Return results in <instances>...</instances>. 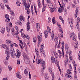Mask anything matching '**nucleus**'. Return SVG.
Listing matches in <instances>:
<instances>
[{"mask_svg": "<svg viewBox=\"0 0 80 80\" xmlns=\"http://www.w3.org/2000/svg\"><path fill=\"white\" fill-rule=\"evenodd\" d=\"M80 23V20H77V25H76V27H78V26L79 25V24Z\"/></svg>", "mask_w": 80, "mask_h": 80, "instance_id": "35", "label": "nucleus"}, {"mask_svg": "<svg viewBox=\"0 0 80 80\" xmlns=\"http://www.w3.org/2000/svg\"><path fill=\"white\" fill-rule=\"evenodd\" d=\"M16 4L18 6H20V4H21V3H20V2L17 1L16 2Z\"/></svg>", "mask_w": 80, "mask_h": 80, "instance_id": "46", "label": "nucleus"}, {"mask_svg": "<svg viewBox=\"0 0 80 80\" xmlns=\"http://www.w3.org/2000/svg\"><path fill=\"white\" fill-rule=\"evenodd\" d=\"M3 2L4 3H8V0H3Z\"/></svg>", "mask_w": 80, "mask_h": 80, "instance_id": "52", "label": "nucleus"}, {"mask_svg": "<svg viewBox=\"0 0 80 80\" xmlns=\"http://www.w3.org/2000/svg\"><path fill=\"white\" fill-rule=\"evenodd\" d=\"M6 7L7 8L8 10H11V9H10V7H9V6L8 5H5Z\"/></svg>", "mask_w": 80, "mask_h": 80, "instance_id": "49", "label": "nucleus"}, {"mask_svg": "<svg viewBox=\"0 0 80 80\" xmlns=\"http://www.w3.org/2000/svg\"><path fill=\"white\" fill-rule=\"evenodd\" d=\"M34 10L35 11V12L36 13V15H38V14H37V8H36L35 6H34Z\"/></svg>", "mask_w": 80, "mask_h": 80, "instance_id": "37", "label": "nucleus"}, {"mask_svg": "<svg viewBox=\"0 0 80 80\" xmlns=\"http://www.w3.org/2000/svg\"><path fill=\"white\" fill-rule=\"evenodd\" d=\"M9 24V26L10 27H12V22H10Z\"/></svg>", "mask_w": 80, "mask_h": 80, "instance_id": "62", "label": "nucleus"}, {"mask_svg": "<svg viewBox=\"0 0 80 80\" xmlns=\"http://www.w3.org/2000/svg\"><path fill=\"white\" fill-rule=\"evenodd\" d=\"M8 68L9 70H12V67L10 66H8Z\"/></svg>", "mask_w": 80, "mask_h": 80, "instance_id": "55", "label": "nucleus"}, {"mask_svg": "<svg viewBox=\"0 0 80 80\" xmlns=\"http://www.w3.org/2000/svg\"><path fill=\"white\" fill-rule=\"evenodd\" d=\"M40 25H38V26H37V29L38 32L39 31V30L40 29Z\"/></svg>", "mask_w": 80, "mask_h": 80, "instance_id": "42", "label": "nucleus"}, {"mask_svg": "<svg viewBox=\"0 0 80 80\" xmlns=\"http://www.w3.org/2000/svg\"><path fill=\"white\" fill-rule=\"evenodd\" d=\"M17 77L18 78H22V76L20 75V74H19V72H18L17 73Z\"/></svg>", "mask_w": 80, "mask_h": 80, "instance_id": "23", "label": "nucleus"}, {"mask_svg": "<svg viewBox=\"0 0 80 80\" xmlns=\"http://www.w3.org/2000/svg\"><path fill=\"white\" fill-rule=\"evenodd\" d=\"M25 37L28 39V40H29L30 39V37L27 35H25Z\"/></svg>", "mask_w": 80, "mask_h": 80, "instance_id": "40", "label": "nucleus"}, {"mask_svg": "<svg viewBox=\"0 0 80 80\" xmlns=\"http://www.w3.org/2000/svg\"><path fill=\"white\" fill-rule=\"evenodd\" d=\"M1 7L2 10H4L5 8V5L2 3L1 4Z\"/></svg>", "mask_w": 80, "mask_h": 80, "instance_id": "33", "label": "nucleus"}, {"mask_svg": "<svg viewBox=\"0 0 80 80\" xmlns=\"http://www.w3.org/2000/svg\"><path fill=\"white\" fill-rule=\"evenodd\" d=\"M2 46L4 48H7V46L5 44L2 45Z\"/></svg>", "mask_w": 80, "mask_h": 80, "instance_id": "39", "label": "nucleus"}, {"mask_svg": "<svg viewBox=\"0 0 80 80\" xmlns=\"http://www.w3.org/2000/svg\"><path fill=\"white\" fill-rule=\"evenodd\" d=\"M56 64L57 66L58 67V68L60 72V73H61V72H62L61 71V69H60V66H59V62L58 61H57V60H56Z\"/></svg>", "mask_w": 80, "mask_h": 80, "instance_id": "9", "label": "nucleus"}, {"mask_svg": "<svg viewBox=\"0 0 80 80\" xmlns=\"http://www.w3.org/2000/svg\"><path fill=\"white\" fill-rule=\"evenodd\" d=\"M42 38V32H39V35L38 37V41H39V42H41Z\"/></svg>", "mask_w": 80, "mask_h": 80, "instance_id": "6", "label": "nucleus"}, {"mask_svg": "<svg viewBox=\"0 0 80 80\" xmlns=\"http://www.w3.org/2000/svg\"><path fill=\"white\" fill-rule=\"evenodd\" d=\"M61 8H65V4L64 3H62L61 7H60Z\"/></svg>", "mask_w": 80, "mask_h": 80, "instance_id": "41", "label": "nucleus"}, {"mask_svg": "<svg viewBox=\"0 0 80 80\" xmlns=\"http://www.w3.org/2000/svg\"><path fill=\"white\" fill-rule=\"evenodd\" d=\"M78 10L77 8L76 10L75 11V16L76 18L77 17V15H78Z\"/></svg>", "mask_w": 80, "mask_h": 80, "instance_id": "17", "label": "nucleus"}, {"mask_svg": "<svg viewBox=\"0 0 80 80\" xmlns=\"http://www.w3.org/2000/svg\"><path fill=\"white\" fill-rule=\"evenodd\" d=\"M58 11L59 13H62L63 11V8H58Z\"/></svg>", "mask_w": 80, "mask_h": 80, "instance_id": "19", "label": "nucleus"}, {"mask_svg": "<svg viewBox=\"0 0 80 80\" xmlns=\"http://www.w3.org/2000/svg\"><path fill=\"white\" fill-rule=\"evenodd\" d=\"M27 30L28 31L29 30V29L30 28V22H28L27 23Z\"/></svg>", "mask_w": 80, "mask_h": 80, "instance_id": "8", "label": "nucleus"}, {"mask_svg": "<svg viewBox=\"0 0 80 80\" xmlns=\"http://www.w3.org/2000/svg\"><path fill=\"white\" fill-rule=\"evenodd\" d=\"M45 79L46 80H48V76L47 75V73H46L45 74Z\"/></svg>", "mask_w": 80, "mask_h": 80, "instance_id": "24", "label": "nucleus"}, {"mask_svg": "<svg viewBox=\"0 0 80 80\" xmlns=\"http://www.w3.org/2000/svg\"><path fill=\"white\" fill-rule=\"evenodd\" d=\"M19 19L20 20H25V17H23V15L21 14L19 16Z\"/></svg>", "mask_w": 80, "mask_h": 80, "instance_id": "12", "label": "nucleus"}, {"mask_svg": "<svg viewBox=\"0 0 80 80\" xmlns=\"http://www.w3.org/2000/svg\"><path fill=\"white\" fill-rule=\"evenodd\" d=\"M6 48V54L7 56V57H6V60H8V58H9V57H10V52H9V48Z\"/></svg>", "mask_w": 80, "mask_h": 80, "instance_id": "2", "label": "nucleus"}, {"mask_svg": "<svg viewBox=\"0 0 80 80\" xmlns=\"http://www.w3.org/2000/svg\"><path fill=\"white\" fill-rule=\"evenodd\" d=\"M22 56L24 58H25V59L27 58V54L25 52H23Z\"/></svg>", "mask_w": 80, "mask_h": 80, "instance_id": "20", "label": "nucleus"}, {"mask_svg": "<svg viewBox=\"0 0 80 80\" xmlns=\"http://www.w3.org/2000/svg\"><path fill=\"white\" fill-rule=\"evenodd\" d=\"M47 29L49 33H51V32L52 31H51V29L50 28V27L48 26H47Z\"/></svg>", "mask_w": 80, "mask_h": 80, "instance_id": "28", "label": "nucleus"}, {"mask_svg": "<svg viewBox=\"0 0 80 80\" xmlns=\"http://www.w3.org/2000/svg\"><path fill=\"white\" fill-rule=\"evenodd\" d=\"M5 17L7 20H10V19H9V15H8V14H5Z\"/></svg>", "mask_w": 80, "mask_h": 80, "instance_id": "29", "label": "nucleus"}, {"mask_svg": "<svg viewBox=\"0 0 80 80\" xmlns=\"http://www.w3.org/2000/svg\"><path fill=\"white\" fill-rule=\"evenodd\" d=\"M8 28H6L7 29V31L8 32H10V28H8Z\"/></svg>", "mask_w": 80, "mask_h": 80, "instance_id": "59", "label": "nucleus"}, {"mask_svg": "<svg viewBox=\"0 0 80 80\" xmlns=\"http://www.w3.org/2000/svg\"><path fill=\"white\" fill-rule=\"evenodd\" d=\"M65 76L67 78H72V77H71L70 75H69V74H68L67 73H66L65 74Z\"/></svg>", "mask_w": 80, "mask_h": 80, "instance_id": "25", "label": "nucleus"}, {"mask_svg": "<svg viewBox=\"0 0 80 80\" xmlns=\"http://www.w3.org/2000/svg\"><path fill=\"white\" fill-rule=\"evenodd\" d=\"M27 13L28 14H29V13H30V9H27Z\"/></svg>", "mask_w": 80, "mask_h": 80, "instance_id": "53", "label": "nucleus"}, {"mask_svg": "<svg viewBox=\"0 0 80 80\" xmlns=\"http://www.w3.org/2000/svg\"><path fill=\"white\" fill-rule=\"evenodd\" d=\"M43 48H41L40 49V52H43V50H42V49H43Z\"/></svg>", "mask_w": 80, "mask_h": 80, "instance_id": "63", "label": "nucleus"}, {"mask_svg": "<svg viewBox=\"0 0 80 80\" xmlns=\"http://www.w3.org/2000/svg\"><path fill=\"white\" fill-rule=\"evenodd\" d=\"M68 59H67V58H66V60L64 62V64L65 65H67V64H68Z\"/></svg>", "mask_w": 80, "mask_h": 80, "instance_id": "30", "label": "nucleus"}, {"mask_svg": "<svg viewBox=\"0 0 80 80\" xmlns=\"http://www.w3.org/2000/svg\"><path fill=\"white\" fill-rule=\"evenodd\" d=\"M42 5H43V7H44L45 8H46V7H47L48 5L47 4H45L44 5V3H43V2H42Z\"/></svg>", "mask_w": 80, "mask_h": 80, "instance_id": "47", "label": "nucleus"}, {"mask_svg": "<svg viewBox=\"0 0 80 80\" xmlns=\"http://www.w3.org/2000/svg\"><path fill=\"white\" fill-rule=\"evenodd\" d=\"M50 12L51 13H53L54 11H55V8H50Z\"/></svg>", "mask_w": 80, "mask_h": 80, "instance_id": "31", "label": "nucleus"}, {"mask_svg": "<svg viewBox=\"0 0 80 80\" xmlns=\"http://www.w3.org/2000/svg\"><path fill=\"white\" fill-rule=\"evenodd\" d=\"M52 35L51 36L52 39V40H53V36L54 35V33H53V31H52Z\"/></svg>", "mask_w": 80, "mask_h": 80, "instance_id": "44", "label": "nucleus"}, {"mask_svg": "<svg viewBox=\"0 0 80 80\" xmlns=\"http://www.w3.org/2000/svg\"><path fill=\"white\" fill-rule=\"evenodd\" d=\"M68 20H73V18H68Z\"/></svg>", "mask_w": 80, "mask_h": 80, "instance_id": "58", "label": "nucleus"}, {"mask_svg": "<svg viewBox=\"0 0 80 80\" xmlns=\"http://www.w3.org/2000/svg\"><path fill=\"white\" fill-rule=\"evenodd\" d=\"M49 71L50 72L51 75H53L52 74V69L50 67L49 68Z\"/></svg>", "mask_w": 80, "mask_h": 80, "instance_id": "32", "label": "nucleus"}, {"mask_svg": "<svg viewBox=\"0 0 80 80\" xmlns=\"http://www.w3.org/2000/svg\"><path fill=\"white\" fill-rule=\"evenodd\" d=\"M37 42V38L35 37L33 38V42H34V43H35V42Z\"/></svg>", "mask_w": 80, "mask_h": 80, "instance_id": "43", "label": "nucleus"}, {"mask_svg": "<svg viewBox=\"0 0 80 80\" xmlns=\"http://www.w3.org/2000/svg\"><path fill=\"white\" fill-rule=\"evenodd\" d=\"M73 20L70 21L69 23L71 28H73Z\"/></svg>", "mask_w": 80, "mask_h": 80, "instance_id": "14", "label": "nucleus"}, {"mask_svg": "<svg viewBox=\"0 0 80 80\" xmlns=\"http://www.w3.org/2000/svg\"><path fill=\"white\" fill-rule=\"evenodd\" d=\"M51 60H52V63H53L54 62H55V58L54 57H53V56H52Z\"/></svg>", "mask_w": 80, "mask_h": 80, "instance_id": "22", "label": "nucleus"}, {"mask_svg": "<svg viewBox=\"0 0 80 80\" xmlns=\"http://www.w3.org/2000/svg\"><path fill=\"white\" fill-rule=\"evenodd\" d=\"M67 72L68 73V74H72V72L70 70L68 69L67 70Z\"/></svg>", "mask_w": 80, "mask_h": 80, "instance_id": "38", "label": "nucleus"}, {"mask_svg": "<svg viewBox=\"0 0 80 80\" xmlns=\"http://www.w3.org/2000/svg\"><path fill=\"white\" fill-rule=\"evenodd\" d=\"M78 45H75L74 48L76 50L78 48Z\"/></svg>", "mask_w": 80, "mask_h": 80, "instance_id": "48", "label": "nucleus"}, {"mask_svg": "<svg viewBox=\"0 0 80 80\" xmlns=\"http://www.w3.org/2000/svg\"><path fill=\"white\" fill-rule=\"evenodd\" d=\"M45 10V7H43L42 9V12H43Z\"/></svg>", "mask_w": 80, "mask_h": 80, "instance_id": "54", "label": "nucleus"}, {"mask_svg": "<svg viewBox=\"0 0 80 80\" xmlns=\"http://www.w3.org/2000/svg\"><path fill=\"white\" fill-rule=\"evenodd\" d=\"M20 56H21V52L19 51V50H18L17 51V55L16 56V58H20Z\"/></svg>", "mask_w": 80, "mask_h": 80, "instance_id": "7", "label": "nucleus"}, {"mask_svg": "<svg viewBox=\"0 0 80 80\" xmlns=\"http://www.w3.org/2000/svg\"><path fill=\"white\" fill-rule=\"evenodd\" d=\"M24 74L25 75H28V71H27V69H25L24 71Z\"/></svg>", "mask_w": 80, "mask_h": 80, "instance_id": "34", "label": "nucleus"}, {"mask_svg": "<svg viewBox=\"0 0 80 80\" xmlns=\"http://www.w3.org/2000/svg\"><path fill=\"white\" fill-rule=\"evenodd\" d=\"M38 6L39 8H41V7H42V4H41L40 3H39V4H38Z\"/></svg>", "mask_w": 80, "mask_h": 80, "instance_id": "60", "label": "nucleus"}, {"mask_svg": "<svg viewBox=\"0 0 80 80\" xmlns=\"http://www.w3.org/2000/svg\"><path fill=\"white\" fill-rule=\"evenodd\" d=\"M67 9L66 8H65L64 10V13L65 15H67Z\"/></svg>", "mask_w": 80, "mask_h": 80, "instance_id": "36", "label": "nucleus"}, {"mask_svg": "<svg viewBox=\"0 0 80 80\" xmlns=\"http://www.w3.org/2000/svg\"><path fill=\"white\" fill-rule=\"evenodd\" d=\"M10 12L11 13V15H14V13L12 11H10Z\"/></svg>", "mask_w": 80, "mask_h": 80, "instance_id": "51", "label": "nucleus"}, {"mask_svg": "<svg viewBox=\"0 0 80 80\" xmlns=\"http://www.w3.org/2000/svg\"><path fill=\"white\" fill-rule=\"evenodd\" d=\"M36 63H38V64H40V63H41L42 64V68L43 70H45V61H43L42 59H36Z\"/></svg>", "mask_w": 80, "mask_h": 80, "instance_id": "1", "label": "nucleus"}, {"mask_svg": "<svg viewBox=\"0 0 80 80\" xmlns=\"http://www.w3.org/2000/svg\"><path fill=\"white\" fill-rule=\"evenodd\" d=\"M65 49L66 53H68V52H69V47L67 44H66L65 45Z\"/></svg>", "mask_w": 80, "mask_h": 80, "instance_id": "11", "label": "nucleus"}, {"mask_svg": "<svg viewBox=\"0 0 80 80\" xmlns=\"http://www.w3.org/2000/svg\"><path fill=\"white\" fill-rule=\"evenodd\" d=\"M11 31L12 32V35H15V31L14 30V28H12L11 29Z\"/></svg>", "mask_w": 80, "mask_h": 80, "instance_id": "26", "label": "nucleus"}, {"mask_svg": "<svg viewBox=\"0 0 80 80\" xmlns=\"http://www.w3.org/2000/svg\"><path fill=\"white\" fill-rule=\"evenodd\" d=\"M35 52L36 53L37 57H38V58H39L40 56L39 55V52H38V50L37 48H35Z\"/></svg>", "mask_w": 80, "mask_h": 80, "instance_id": "13", "label": "nucleus"}, {"mask_svg": "<svg viewBox=\"0 0 80 80\" xmlns=\"http://www.w3.org/2000/svg\"><path fill=\"white\" fill-rule=\"evenodd\" d=\"M41 75H42V76H43V75H44V71H42L41 72Z\"/></svg>", "mask_w": 80, "mask_h": 80, "instance_id": "64", "label": "nucleus"}, {"mask_svg": "<svg viewBox=\"0 0 80 80\" xmlns=\"http://www.w3.org/2000/svg\"><path fill=\"white\" fill-rule=\"evenodd\" d=\"M62 43V56H63V57H64L65 56L64 55V52H63V48H64V45H65V44H64V42H63Z\"/></svg>", "mask_w": 80, "mask_h": 80, "instance_id": "10", "label": "nucleus"}, {"mask_svg": "<svg viewBox=\"0 0 80 80\" xmlns=\"http://www.w3.org/2000/svg\"><path fill=\"white\" fill-rule=\"evenodd\" d=\"M25 10H26L29 9V8H30V4H28L27 6H25Z\"/></svg>", "mask_w": 80, "mask_h": 80, "instance_id": "18", "label": "nucleus"}, {"mask_svg": "<svg viewBox=\"0 0 80 80\" xmlns=\"http://www.w3.org/2000/svg\"><path fill=\"white\" fill-rule=\"evenodd\" d=\"M6 43H8V44H10V45L12 44V42L10 41V40H6Z\"/></svg>", "mask_w": 80, "mask_h": 80, "instance_id": "27", "label": "nucleus"}, {"mask_svg": "<svg viewBox=\"0 0 80 80\" xmlns=\"http://www.w3.org/2000/svg\"><path fill=\"white\" fill-rule=\"evenodd\" d=\"M58 26L60 28H61V25H60V24L59 23H57Z\"/></svg>", "mask_w": 80, "mask_h": 80, "instance_id": "56", "label": "nucleus"}, {"mask_svg": "<svg viewBox=\"0 0 80 80\" xmlns=\"http://www.w3.org/2000/svg\"><path fill=\"white\" fill-rule=\"evenodd\" d=\"M47 31V30H45L44 31V34L45 35L46 38H47V37H48V34H47L48 33V31Z\"/></svg>", "mask_w": 80, "mask_h": 80, "instance_id": "21", "label": "nucleus"}, {"mask_svg": "<svg viewBox=\"0 0 80 80\" xmlns=\"http://www.w3.org/2000/svg\"><path fill=\"white\" fill-rule=\"evenodd\" d=\"M70 38H72L73 41H76V39H77V36L75 35V34H74V32H72L70 36Z\"/></svg>", "mask_w": 80, "mask_h": 80, "instance_id": "3", "label": "nucleus"}, {"mask_svg": "<svg viewBox=\"0 0 80 80\" xmlns=\"http://www.w3.org/2000/svg\"><path fill=\"white\" fill-rule=\"evenodd\" d=\"M48 1V7L50 8H53V4L51 2V1H50V0H47Z\"/></svg>", "mask_w": 80, "mask_h": 80, "instance_id": "5", "label": "nucleus"}, {"mask_svg": "<svg viewBox=\"0 0 80 80\" xmlns=\"http://www.w3.org/2000/svg\"><path fill=\"white\" fill-rule=\"evenodd\" d=\"M10 53L12 57V58H14L15 57V52L13 49H11V52Z\"/></svg>", "mask_w": 80, "mask_h": 80, "instance_id": "4", "label": "nucleus"}, {"mask_svg": "<svg viewBox=\"0 0 80 80\" xmlns=\"http://www.w3.org/2000/svg\"><path fill=\"white\" fill-rule=\"evenodd\" d=\"M17 63L18 65H20V60H18L17 61Z\"/></svg>", "mask_w": 80, "mask_h": 80, "instance_id": "50", "label": "nucleus"}, {"mask_svg": "<svg viewBox=\"0 0 80 80\" xmlns=\"http://www.w3.org/2000/svg\"><path fill=\"white\" fill-rule=\"evenodd\" d=\"M21 36L22 37V38H25V34H24V33H22Z\"/></svg>", "mask_w": 80, "mask_h": 80, "instance_id": "45", "label": "nucleus"}, {"mask_svg": "<svg viewBox=\"0 0 80 80\" xmlns=\"http://www.w3.org/2000/svg\"><path fill=\"white\" fill-rule=\"evenodd\" d=\"M29 77L30 79H31V74H30V72H29Z\"/></svg>", "mask_w": 80, "mask_h": 80, "instance_id": "61", "label": "nucleus"}, {"mask_svg": "<svg viewBox=\"0 0 80 80\" xmlns=\"http://www.w3.org/2000/svg\"><path fill=\"white\" fill-rule=\"evenodd\" d=\"M5 29L4 27H2V28L1 30V32L2 34H4V32H5Z\"/></svg>", "mask_w": 80, "mask_h": 80, "instance_id": "16", "label": "nucleus"}, {"mask_svg": "<svg viewBox=\"0 0 80 80\" xmlns=\"http://www.w3.org/2000/svg\"><path fill=\"white\" fill-rule=\"evenodd\" d=\"M76 67H75V70H74V72H75V75H76L77 74V70H76Z\"/></svg>", "mask_w": 80, "mask_h": 80, "instance_id": "57", "label": "nucleus"}, {"mask_svg": "<svg viewBox=\"0 0 80 80\" xmlns=\"http://www.w3.org/2000/svg\"><path fill=\"white\" fill-rule=\"evenodd\" d=\"M59 32H61V36L62 37V38H63V32H62V28H59Z\"/></svg>", "mask_w": 80, "mask_h": 80, "instance_id": "15", "label": "nucleus"}]
</instances>
